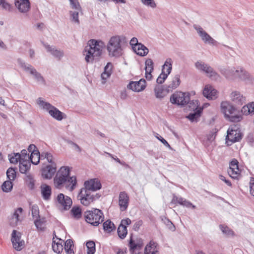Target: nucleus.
Masks as SVG:
<instances>
[{"instance_id": "nucleus-25", "label": "nucleus", "mask_w": 254, "mask_h": 254, "mask_svg": "<svg viewBox=\"0 0 254 254\" xmlns=\"http://www.w3.org/2000/svg\"><path fill=\"white\" fill-rule=\"evenodd\" d=\"M44 46L48 52L51 53L53 56L59 60H60L64 56V52L63 51L59 50L46 44H44Z\"/></svg>"}, {"instance_id": "nucleus-12", "label": "nucleus", "mask_w": 254, "mask_h": 254, "mask_svg": "<svg viewBox=\"0 0 254 254\" xmlns=\"http://www.w3.org/2000/svg\"><path fill=\"white\" fill-rule=\"evenodd\" d=\"M172 60L167 59L165 61L162 69V73L158 77L156 82L158 84L163 83L167 78L168 75L171 73L172 70Z\"/></svg>"}, {"instance_id": "nucleus-19", "label": "nucleus", "mask_w": 254, "mask_h": 254, "mask_svg": "<svg viewBox=\"0 0 254 254\" xmlns=\"http://www.w3.org/2000/svg\"><path fill=\"white\" fill-rule=\"evenodd\" d=\"M57 171L56 164L47 165L42 171V177L47 179H50L54 175Z\"/></svg>"}, {"instance_id": "nucleus-51", "label": "nucleus", "mask_w": 254, "mask_h": 254, "mask_svg": "<svg viewBox=\"0 0 254 254\" xmlns=\"http://www.w3.org/2000/svg\"><path fill=\"white\" fill-rule=\"evenodd\" d=\"M7 177L10 181H13L16 177V171L12 168H9L6 171Z\"/></svg>"}, {"instance_id": "nucleus-10", "label": "nucleus", "mask_w": 254, "mask_h": 254, "mask_svg": "<svg viewBox=\"0 0 254 254\" xmlns=\"http://www.w3.org/2000/svg\"><path fill=\"white\" fill-rule=\"evenodd\" d=\"M17 62L21 67L24 68L25 71H29L31 74L33 75L37 81L40 82L43 84H45V80L43 77L40 73L37 72L36 69L32 67L31 65L25 64L20 59L17 60Z\"/></svg>"}, {"instance_id": "nucleus-32", "label": "nucleus", "mask_w": 254, "mask_h": 254, "mask_svg": "<svg viewBox=\"0 0 254 254\" xmlns=\"http://www.w3.org/2000/svg\"><path fill=\"white\" fill-rule=\"evenodd\" d=\"M219 227L223 234L226 237H230L235 236L234 232L227 226L220 224Z\"/></svg>"}, {"instance_id": "nucleus-47", "label": "nucleus", "mask_w": 254, "mask_h": 254, "mask_svg": "<svg viewBox=\"0 0 254 254\" xmlns=\"http://www.w3.org/2000/svg\"><path fill=\"white\" fill-rule=\"evenodd\" d=\"M227 172L230 177L233 179H238L240 175V170L239 169H238V170L236 169H228Z\"/></svg>"}, {"instance_id": "nucleus-28", "label": "nucleus", "mask_w": 254, "mask_h": 254, "mask_svg": "<svg viewBox=\"0 0 254 254\" xmlns=\"http://www.w3.org/2000/svg\"><path fill=\"white\" fill-rule=\"evenodd\" d=\"M56 240H53L52 248L53 251L57 254H60L63 250V244L64 241L60 238H57Z\"/></svg>"}, {"instance_id": "nucleus-36", "label": "nucleus", "mask_w": 254, "mask_h": 254, "mask_svg": "<svg viewBox=\"0 0 254 254\" xmlns=\"http://www.w3.org/2000/svg\"><path fill=\"white\" fill-rule=\"evenodd\" d=\"M29 159L32 164L37 165L40 159V153L39 151H35L31 153Z\"/></svg>"}, {"instance_id": "nucleus-29", "label": "nucleus", "mask_w": 254, "mask_h": 254, "mask_svg": "<svg viewBox=\"0 0 254 254\" xmlns=\"http://www.w3.org/2000/svg\"><path fill=\"white\" fill-rule=\"evenodd\" d=\"M46 220L45 217H40L34 219V223L38 231H44L46 228Z\"/></svg>"}, {"instance_id": "nucleus-5", "label": "nucleus", "mask_w": 254, "mask_h": 254, "mask_svg": "<svg viewBox=\"0 0 254 254\" xmlns=\"http://www.w3.org/2000/svg\"><path fill=\"white\" fill-rule=\"evenodd\" d=\"M83 215L85 221L93 226H98L104 221V214L101 210L98 209L86 211Z\"/></svg>"}, {"instance_id": "nucleus-14", "label": "nucleus", "mask_w": 254, "mask_h": 254, "mask_svg": "<svg viewBox=\"0 0 254 254\" xmlns=\"http://www.w3.org/2000/svg\"><path fill=\"white\" fill-rule=\"evenodd\" d=\"M84 188L81 189L85 190L87 191H94L101 188V184L98 179H93L86 181L84 184Z\"/></svg>"}, {"instance_id": "nucleus-35", "label": "nucleus", "mask_w": 254, "mask_h": 254, "mask_svg": "<svg viewBox=\"0 0 254 254\" xmlns=\"http://www.w3.org/2000/svg\"><path fill=\"white\" fill-rule=\"evenodd\" d=\"M31 164L28 160L20 161L19 163V171L24 174L30 169Z\"/></svg>"}, {"instance_id": "nucleus-63", "label": "nucleus", "mask_w": 254, "mask_h": 254, "mask_svg": "<svg viewBox=\"0 0 254 254\" xmlns=\"http://www.w3.org/2000/svg\"><path fill=\"white\" fill-rule=\"evenodd\" d=\"M156 137L158 138V140H159L164 145H165L166 146L169 147V148H171L170 144L168 143V142L162 137L161 136H156Z\"/></svg>"}, {"instance_id": "nucleus-27", "label": "nucleus", "mask_w": 254, "mask_h": 254, "mask_svg": "<svg viewBox=\"0 0 254 254\" xmlns=\"http://www.w3.org/2000/svg\"><path fill=\"white\" fill-rule=\"evenodd\" d=\"M133 50L138 55L142 57L146 56L149 52L148 48L141 43L133 47Z\"/></svg>"}, {"instance_id": "nucleus-46", "label": "nucleus", "mask_w": 254, "mask_h": 254, "mask_svg": "<svg viewBox=\"0 0 254 254\" xmlns=\"http://www.w3.org/2000/svg\"><path fill=\"white\" fill-rule=\"evenodd\" d=\"M200 110H197L193 113L190 114L187 118L191 122L197 121V119L200 116Z\"/></svg>"}, {"instance_id": "nucleus-11", "label": "nucleus", "mask_w": 254, "mask_h": 254, "mask_svg": "<svg viewBox=\"0 0 254 254\" xmlns=\"http://www.w3.org/2000/svg\"><path fill=\"white\" fill-rule=\"evenodd\" d=\"M21 238V233L13 230L11 234V241L13 248L17 251L22 250L25 246V242Z\"/></svg>"}, {"instance_id": "nucleus-30", "label": "nucleus", "mask_w": 254, "mask_h": 254, "mask_svg": "<svg viewBox=\"0 0 254 254\" xmlns=\"http://www.w3.org/2000/svg\"><path fill=\"white\" fill-rule=\"evenodd\" d=\"M112 64L111 63H108L104 68V71L101 74V78L102 80H104L103 83L106 82V80L108 78L112 73Z\"/></svg>"}, {"instance_id": "nucleus-4", "label": "nucleus", "mask_w": 254, "mask_h": 254, "mask_svg": "<svg viewBox=\"0 0 254 254\" xmlns=\"http://www.w3.org/2000/svg\"><path fill=\"white\" fill-rule=\"evenodd\" d=\"M222 112L224 114L226 119L232 122H238L242 119V117L238 114L236 109L227 102H222L221 104Z\"/></svg>"}, {"instance_id": "nucleus-16", "label": "nucleus", "mask_w": 254, "mask_h": 254, "mask_svg": "<svg viewBox=\"0 0 254 254\" xmlns=\"http://www.w3.org/2000/svg\"><path fill=\"white\" fill-rule=\"evenodd\" d=\"M146 87V81L141 79L138 81H131L127 85V88L135 92H140Z\"/></svg>"}, {"instance_id": "nucleus-54", "label": "nucleus", "mask_w": 254, "mask_h": 254, "mask_svg": "<svg viewBox=\"0 0 254 254\" xmlns=\"http://www.w3.org/2000/svg\"><path fill=\"white\" fill-rule=\"evenodd\" d=\"M128 246L130 248V251L133 252L134 251L139 247V244H136L135 242L132 240V237L130 238Z\"/></svg>"}, {"instance_id": "nucleus-1", "label": "nucleus", "mask_w": 254, "mask_h": 254, "mask_svg": "<svg viewBox=\"0 0 254 254\" xmlns=\"http://www.w3.org/2000/svg\"><path fill=\"white\" fill-rule=\"evenodd\" d=\"M70 169L67 166H62L57 172L54 179L55 187L62 189L65 187L70 191H72L76 187L77 181L75 176L70 177Z\"/></svg>"}, {"instance_id": "nucleus-43", "label": "nucleus", "mask_w": 254, "mask_h": 254, "mask_svg": "<svg viewBox=\"0 0 254 254\" xmlns=\"http://www.w3.org/2000/svg\"><path fill=\"white\" fill-rule=\"evenodd\" d=\"M25 182L30 189H33L35 186V180L32 176L30 174H28L25 177Z\"/></svg>"}, {"instance_id": "nucleus-31", "label": "nucleus", "mask_w": 254, "mask_h": 254, "mask_svg": "<svg viewBox=\"0 0 254 254\" xmlns=\"http://www.w3.org/2000/svg\"><path fill=\"white\" fill-rule=\"evenodd\" d=\"M144 254H159L156 244L154 242H150L145 248Z\"/></svg>"}, {"instance_id": "nucleus-50", "label": "nucleus", "mask_w": 254, "mask_h": 254, "mask_svg": "<svg viewBox=\"0 0 254 254\" xmlns=\"http://www.w3.org/2000/svg\"><path fill=\"white\" fill-rule=\"evenodd\" d=\"M64 250L68 253L71 254L73 253V251L71 249V247L73 245V242L71 240L68 239L66 240L64 243Z\"/></svg>"}, {"instance_id": "nucleus-37", "label": "nucleus", "mask_w": 254, "mask_h": 254, "mask_svg": "<svg viewBox=\"0 0 254 254\" xmlns=\"http://www.w3.org/2000/svg\"><path fill=\"white\" fill-rule=\"evenodd\" d=\"M79 12L82 13V11H79L75 10V11L71 10L69 11L70 20L72 22L77 23V24H79L80 23V21L78 18Z\"/></svg>"}, {"instance_id": "nucleus-7", "label": "nucleus", "mask_w": 254, "mask_h": 254, "mask_svg": "<svg viewBox=\"0 0 254 254\" xmlns=\"http://www.w3.org/2000/svg\"><path fill=\"white\" fill-rule=\"evenodd\" d=\"M190 101L189 93L177 91L173 94L170 97V102L173 104L184 106L189 103Z\"/></svg>"}, {"instance_id": "nucleus-2", "label": "nucleus", "mask_w": 254, "mask_h": 254, "mask_svg": "<svg viewBox=\"0 0 254 254\" xmlns=\"http://www.w3.org/2000/svg\"><path fill=\"white\" fill-rule=\"evenodd\" d=\"M105 47V45L102 41L95 39L89 40L83 52L86 62L92 63L94 60L98 59Z\"/></svg>"}, {"instance_id": "nucleus-60", "label": "nucleus", "mask_w": 254, "mask_h": 254, "mask_svg": "<svg viewBox=\"0 0 254 254\" xmlns=\"http://www.w3.org/2000/svg\"><path fill=\"white\" fill-rule=\"evenodd\" d=\"M241 112L245 115L251 114L250 108L249 107V104L243 107Z\"/></svg>"}, {"instance_id": "nucleus-39", "label": "nucleus", "mask_w": 254, "mask_h": 254, "mask_svg": "<svg viewBox=\"0 0 254 254\" xmlns=\"http://www.w3.org/2000/svg\"><path fill=\"white\" fill-rule=\"evenodd\" d=\"M13 184L11 181L8 180L4 182L1 186V189L4 192H8L11 190Z\"/></svg>"}, {"instance_id": "nucleus-49", "label": "nucleus", "mask_w": 254, "mask_h": 254, "mask_svg": "<svg viewBox=\"0 0 254 254\" xmlns=\"http://www.w3.org/2000/svg\"><path fill=\"white\" fill-rule=\"evenodd\" d=\"M161 220L170 230L172 231H174L175 230V227L174 225L168 218L165 216H162L161 217Z\"/></svg>"}, {"instance_id": "nucleus-13", "label": "nucleus", "mask_w": 254, "mask_h": 254, "mask_svg": "<svg viewBox=\"0 0 254 254\" xmlns=\"http://www.w3.org/2000/svg\"><path fill=\"white\" fill-rule=\"evenodd\" d=\"M193 27L204 43L212 45H215L216 44L217 42L204 31L200 26L194 24Z\"/></svg>"}, {"instance_id": "nucleus-59", "label": "nucleus", "mask_w": 254, "mask_h": 254, "mask_svg": "<svg viewBox=\"0 0 254 254\" xmlns=\"http://www.w3.org/2000/svg\"><path fill=\"white\" fill-rule=\"evenodd\" d=\"M20 155L21 161L28 160V159H29L30 157L29 155L27 156V151L25 149H23L21 151V154H20Z\"/></svg>"}, {"instance_id": "nucleus-33", "label": "nucleus", "mask_w": 254, "mask_h": 254, "mask_svg": "<svg viewBox=\"0 0 254 254\" xmlns=\"http://www.w3.org/2000/svg\"><path fill=\"white\" fill-rule=\"evenodd\" d=\"M180 75H176L173 78L171 83L168 86L167 90L169 91L177 88L180 85Z\"/></svg>"}, {"instance_id": "nucleus-56", "label": "nucleus", "mask_w": 254, "mask_h": 254, "mask_svg": "<svg viewBox=\"0 0 254 254\" xmlns=\"http://www.w3.org/2000/svg\"><path fill=\"white\" fill-rule=\"evenodd\" d=\"M184 200V198H183V197H178L176 195H174L171 203H174L175 204L179 203L181 205H182Z\"/></svg>"}, {"instance_id": "nucleus-9", "label": "nucleus", "mask_w": 254, "mask_h": 254, "mask_svg": "<svg viewBox=\"0 0 254 254\" xmlns=\"http://www.w3.org/2000/svg\"><path fill=\"white\" fill-rule=\"evenodd\" d=\"M242 135L239 128L236 125L231 126L227 130V135L226 137V142L228 141L231 143L239 141L242 139Z\"/></svg>"}, {"instance_id": "nucleus-8", "label": "nucleus", "mask_w": 254, "mask_h": 254, "mask_svg": "<svg viewBox=\"0 0 254 254\" xmlns=\"http://www.w3.org/2000/svg\"><path fill=\"white\" fill-rule=\"evenodd\" d=\"M78 198L80 200L81 204L85 206H88L96 199L99 198L100 195L98 194L94 195L91 192L87 191L85 190L81 189L78 195Z\"/></svg>"}, {"instance_id": "nucleus-44", "label": "nucleus", "mask_w": 254, "mask_h": 254, "mask_svg": "<svg viewBox=\"0 0 254 254\" xmlns=\"http://www.w3.org/2000/svg\"><path fill=\"white\" fill-rule=\"evenodd\" d=\"M9 160L10 163L16 164L18 161L20 162V155L19 153H14L13 154L8 155Z\"/></svg>"}, {"instance_id": "nucleus-17", "label": "nucleus", "mask_w": 254, "mask_h": 254, "mask_svg": "<svg viewBox=\"0 0 254 254\" xmlns=\"http://www.w3.org/2000/svg\"><path fill=\"white\" fill-rule=\"evenodd\" d=\"M57 201L63 206L64 210L69 209L72 203L71 199L68 196L64 195L63 193H60L57 198Z\"/></svg>"}, {"instance_id": "nucleus-3", "label": "nucleus", "mask_w": 254, "mask_h": 254, "mask_svg": "<svg viewBox=\"0 0 254 254\" xmlns=\"http://www.w3.org/2000/svg\"><path fill=\"white\" fill-rule=\"evenodd\" d=\"M124 38L123 36H114L110 39L107 45V50L110 57L119 58L122 56L123 49L121 41Z\"/></svg>"}, {"instance_id": "nucleus-20", "label": "nucleus", "mask_w": 254, "mask_h": 254, "mask_svg": "<svg viewBox=\"0 0 254 254\" xmlns=\"http://www.w3.org/2000/svg\"><path fill=\"white\" fill-rule=\"evenodd\" d=\"M217 90L210 85H205L203 90V95L208 99L214 100L217 97Z\"/></svg>"}, {"instance_id": "nucleus-42", "label": "nucleus", "mask_w": 254, "mask_h": 254, "mask_svg": "<svg viewBox=\"0 0 254 254\" xmlns=\"http://www.w3.org/2000/svg\"><path fill=\"white\" fill-rule=\"evenodd\" d=\"M127 233V231L126 226H123L120 225L118 228V234L119 237L122 239H124Z\"/></svg>"}, {"instance_id": "nucleus-45", "label": "nucleus", "mask_w": 254, "mask_h": 254, "mask_svg": "<svg viewBox=\"0 0 254 254\" xmlns=\"http://www.w3.org/2000/svg\"><path fill=\"white\" fill-rule=\"evenodd\" d=\"M31 210V214L33 219L39 218L40 217L39 215V207L36 204L32 205L30 207Z\"/></svg>"}, {"instance_id": "nucleus-64", "label": "nucleus", "mask_w": 254, "mask_h": 254, "mask_svg": "<svg viewBox=\"0 0 254 254\" xmlns=\"http://www.w3.org/2000/svg\"><path fill=\"white\" fill-rule=\"evenodd\" d=\"M131 220L129 218H126L125 219H123L121 221V223L120 225H122L123 226H126V225H129L131 224Z\"/></svg>"}, {"instance_id": "nucleus-22", "label": "nucleus", "mask_w": 254, "mask_h": 254, "mask_svg": "<svg viewBox=\"0 0 254 254\" xmlns=\"http://www.w3.org/2000/svg\"><path fill=\"white\" fill-rule=\"evenodd\" d=\"M231 98L232 101L238 105H242L246 101L245 97L238 91L233 92L231 93Z\"/></svg>"}, {"instance_id": "nucleus-62", "label": "nucleus", "mask_w": 254, "mask_h": 254, "mask_svg": "<svg viewBox=\"0 0 254 254\" xmlns=\"http://www.w3.org/2000/svg\"><path fill=\"white\" fill-rule=\"evenodd\" d=\"M182 205L186 206L187 207H191L192 208H195V206L193 205L190 202L187 201L185 199L183 200V203H182Z\"/></svg>"}, {"instance_id": "nucleus-57", "label": "nucleus", "mask_w": 254, "mask_h": 254, "mask_svg": "<svg viewBox=\"0 0 254 254\" xmlns=\"http://www.w3.org/2000/svg\"><path fill=\"white\" fill-rule=\"evenodd\" d=\"M207 64L201 61H197L195 64V66L198 70L202 71Z\"/></svg>"}, {"instance_id": "nucleus-53", "label": "nucleus", "mask_w": 254, "mask_h": 254, "mask_svg": "<svg viewBox=\"0 0 254 254\" xmlns=\"http://www.w3.org/2000/svg\"><path fill=\"white\" fill-rule=\"evenodd\" d=\"M141 1L143 4L152 8H155L157 6L154 0H141Z\"/></svg>"}, {"instance_id": "nucleus-40", "label": "nucleus", "mask_w": 254, "mask_h": 254, "mask_svg": "<svg viewBox=\"0 0 254 254\" xmlns=\"http://www.w3.org/2000/svg\"><path fill=\"white\" fill-rule=\"evenodd\" d=\"M164 89L162 86H156L154 88V93L155 97L157 98L162 99L164 98L165 95L163 93Z\"/></svg>"}, {"instance_id": "nucleus-21", "label": "nucleus", "mask_w": 254, "mask_h": 254, "mask_svg": "<svg viewBox=\"0 0 254 254\" xmlns=\"http://www.w3.org/2000/svg\"><path fill=\"white\" fill-rule=\"evenodd\" d=\"M145 77L147 80H150L152 79V75L151 73L154 69V63L151 59H147L145 62Z\"/></svg>"}, {"instance_id": "nucleus-34", "label": "nucleus", "mask_w": 254, "mask_h": 254, "mask_svg": "<svg viewBox=\"0 0 254 254\" xmlns=\"http://www.w3.org/2000/svg\"><path fill=\"white\" fill-rule=\"evenodd\" d=\"M238 72L236 74V78L242 80H246L249 78V73L242 67L238 68Z\"/></svg>"}, {"instance_id": "nucleus-26", "label": "nucleus", "mask_w": 254, "mask_h": 254, "mask_svg": "<svg viewBox=\"0 0 254 254\" xmlns=\"http://www.w3.org/2000/svg\"><path fill=\"white\" fill-rule=\"evenodd\" d=\"M15 5L18 8L19 11L22 13L27 12L30 7V1L28 0V1H15Z\"/></svg>"}, {"instance_id": "nucleus-23", "label": "nucleus", "mask_w": 254, "mask_h": 254, "mask_svg": "<svg viewBox=\"0 0 254 254\" xmlns=\"http://www.w3.org/2000/svg\"><path fill=\"white\" fill-rule=\"evenodd\" d=\"M205 72L206 75L213 80H217L220 79V76L217 73L213 68L208 64L205 66V67L202 71Z\"/></svg>"}, {"instance_id": "nucleus-55", "label": "nucleus", "mask_w": 254, "mask_h": 254, "mask_svg": "<svg viewBox=\"0 0 254 254\" xmlns=\"http://www.w3.org/2000/svg\"><path fill=\"white\" fill-rule=\"evenodd\" d=\"M0 5H1L2 8L6 10H11V6L10 4L5 0H0Z\"/></svg>"}, {"instance_id": "nucleus-15", "label": "nucleus", "mask_w": 254, "mask_h": 254, "mask_svg": "<svg viewBox=\"0 0 254 254\" xmlns=\"http://www.w3.org/2000/svg\"><path fill=\"white\" fill-rule=\"evenodd\" d=\"M220 72L227 79L234 80L236 79V74L238 73V68L236 69L234 67H228L221 68Z\"/></svg>"}, {"instance_id": "nucleus-18", "label": "nucleus", "mask_w": 254, "mask_h": 254, "mask_svg": "<svg viewBox=\"0 0 254 254\" xmlns=\"http://www.w3.org/2000/svg\"><path fill=\"white\" fill-rule=\"evenodd\" d=\"M129 196L125 191H121L119 196V205L121 211H126L128 206Z\"/></svg>"}, {"instance_id": "nucleus-41", "label": "nucleus", "mask_w": 254, "mask_h": 254, "mask_svg": "<svg viewBox=\"0 0 254 254\" xmlns=\"http://www.w3.org/2000/svg\"><path fill=\"white\" fill-rule=\"evenodd\" d=\"M71 212L74 217L76 219H79L81 217L82 212L81 208L78 206H74L72 208Z\"/></svg>"}, {"instance_id": "nucleus-58", "label": "nucleus", "mask_w": 254, "mask_h": 254, "mask_svg": "<svg viewBox=\"0 0 254 254\" xmlns=\"http://www.w3.org/2000/svg\"><path fill=\"white\" fill-rule=\"evenodd\" d=\"M238 163L237 160L235 159H233L230 163L229 169H236L238 170V169H239Z\"/></svg>"}, {"instance_id": "nucleus-24", "label": "nucleus", "mask_w": 254, "mask_h": 254, "mask_svg": "<svg viewBox=\"0 0 254 254\" xmlns=\"http://www.w3.org/2000/svg\"><path fill=\"white\" fill-rule=\"evenodd\" d=\"M41 194L43 198L45 200H49L51 198L52 190L50 186L44 184L41 186Z\"/></svg>"}, {"instance_id": "nucleus-38", "label": "nucleus", "mask_w": 254, "mask_h": 254, "mask_svg": "<svg viewBox=\"0 0 254 254\" xmlns=\"http://www.w3.org/2000/svg\"><path fill=\"white\" fill-rule=\"evenodd\" d=\"M115 228L114 223L109 220H107L103 223V229L107 232H112L115 229Z\"/></svg>"}, {"instance_id": "nucleus-61", "label": "nucleus", "mask_w": 254, "mask_h": 254, "mask_svg": "<svg viewBox=\"0 0 254 254\" xmlns=\"http://www.w3.org/2000/svg\"><path fill=\"white\" fill-rule=\"evenodd\" d=\"M216 136V132H211L207 135V140L209 142L213 141Z\"/></svg>"}, {"instance_id": "nucleus-6", "label": "nucleus", "mask_w": 254, "mask_h": 254, "mask_svg": "<svg viewBox=\"0 0 254 254\" xmlns=\"http://www.w3.org/2000/svg\"><path fill=\"white\" fill-rule=\"evenodd\" d=\"M37 104L43 109L48 111L49 114L58 121H61L63 119V113L51 104L45 102L42 98H39L37 100Z\"/></svg>"}, {"instance_id": "nucleus-48", "label": "nucleus", "mask_w": 254, "mask_h": 254, "mask_svg": "<svg viewBox=\"0 0 254 254\" xmlns=\"http://www.w3.org/2000/svg\"><path fill=\"white\" fill-rule=\"evenodd\" d=\"M22 212V208L21 207L18 208L16 210H15L12 216V222L10 223H12L13 222L14 224H16L19 220V213H21Z\"/></svg>"}, {"instance_id": "nucleus-52", "label": "nucleus", "mask_w": 254, "mask_h": 254, "mask_svg": "<svg viewBox=\"0 0 254 254\" xmlns=\"http://www.w3.org/2000/svg\"><path fill=\"white\" fill-rule=\"evenodd\" d=\"M69 1L71 7L72 9H75V10H76L79 11H81V7L77 0H70Z\"/></svg>"}]
</instances>
